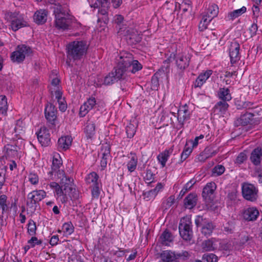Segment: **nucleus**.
<instances>
[{"mask_svg":"<svg viewBox=\"0 0 262 262\" xmlns=\"http://www.w3.org/2000/svg\"><path fill=\"white\" fill-rule=\"evenodd\" d=\"M88 48L85 41H73L67 46V56L73 61L80 60L86 54Z\"/></svg>","mask_w":262,"mask_h":262,"instance_id":"1","label":"nucleus"},{"mask_svg":"<svg viewBox=\"0 0 262 262\" xmlns=\"http://www.w3.org/2000/svg\"><path fill=\"white\" fill-rule=\"evenodd\" d=\"M62 160L59 154L54 155L53 157L51 170L48 173V179L57 181L66 178H70L66 176L64 171L61 169Z\"/></svg>","mask_w":262,"mask_h":262,"instance_id":"2","label":"nucleus"},{"mask_svg":"<svg viewBox=\"0 0 262 262\" xmlns=\"http://www.w3.org/2000/svg\"><path fill=\"white\" fill-rule=\"evenodd\" d=\"M195 224L198 228L199 227L201 228V233L206 238L212 235L216 228L215 223L200 215L196 217Z\"/></svg>","mask_w":262,"mask_h":262,"instance_id":"3","label":"nucleus"},{"mask_svg":"<svg viewBox=\"0 0 262 262\" xmlns=\"http://www.w3.org/2000/svg\"><path fill=\"white\" fill-rule=\"evenodd\" d=\"M46 195V192L43 190H33L28 194L26 205L33 211H35L39 206V202Z\"/></svg>","mask_w":262,"mask_h":262,"instance_id":"4","label":"nucleus"},{"mask_svg":"<svg viewBox=\"0 0 262 262\" xmlns=\"http://www.w3.org/2000/svg\"><path fill=\"white\" fill-rule=\"evenodd\" d=\"M32 52L30 47L25 45H18L15 51L11 54L10 59L13 62L20 63L24 61L26 56L30 55Z\"/></svg>","mask_w":262,"mask_h":262,"instance_id":"5","label":"nucleus"},{"mask_svg":"<svg viewBox=\"0 0 262 262\" xmlns=\"http://www.w3.org/2000/svg\"><path fill=\"white\" fill-rule=\"evenodd\" d=\"M191 222L189 219L183 218L179 225V232L182 238L187 241H190L193 237L191 227Z\"/></svg>","mask_w":262,"mask_h":262,"instance_id":"6","label":"nucleus"},{"mask_svg":"<svg viewBox=\"0 0 262 262\" xmlns=\"http://www.w3.org/2000/svg\"><path fill=\"white\" fill-rule=\"evenodd\" d=\"M254 115L251 113L246 112L241 115L234 122L235 126H246L248 125L254 126L259 123V121L254 118Z\"/></svg>","mask_w":262,"mask_h":262,"instance_id":"7","label":"nucleus"},{"mask_svg":"<svg viewBox=\"0 0 262 262\" xmlns=\"http://www.w3.org/2000/svg\"><path fill=\"white\" fill-rule=\"evenodd\" d=\"M242 188V195L245 199L251 202L256 200L258 197V190L253 185L244 183Z\"/></svg>","mask_w":262,"mask_h":262,"instance_id":"8","label":"nucleus"},{"mask_svg":"<svg viewBox=\"0 0 262 262\" xmlns=\"http://www.w3.org/2000/svg\"><path fill=\"white\" fill-rule=\"evenodd\" d=\"M73 180L71 178H66L63 180H59V183L64 186L62 189V193L59 195L60 201L62 204L66 203L69 199V191L72 190V183Z\"/></svg>","mask_w":262,"mask_h":262,"instance_id":"9","label":"nucleus"},{"mask_svg":"<svg viewBox=\"0 0 262 262\" xmlns=\"http://www.w3.org/2000/svg\"><path fill=\"white\" fill-rule=\"evenodd\" d=\"M239 49L240 45L237 41L234 40L230 43L229 52L230 62L232 65L236 63L241 59Z\"/></svg>","mask_w":262,"mask_h":262,"instance_id":"10","label":"nucleus"},{"mask_svg":"<svg viewBox=\"0 0 262 262\" xmlns=\"http://www.w3.org/2000/svg\"><path fill=\"white\" fill-rule=\"evenodd\" d=\"M57 110L52 103H48L45 109V117L48 121L52 126L55 125V121L57 118Z\"/></svg>","mask_w":262,"mask_h":262,"instance_id":"11","label":"nucleus"},{"mask_svg":"<svg viewBox=\"0 0 262 262\" xmlns=\"http://www.w3.org/2000/svg\"><path fill=\"white\" fill-rule=\"evenodd\" d=\"M133 59L132 54L127 52H122L120 53L119 58L117 60V65L129 69L131 68Z\"/></svg>","mask_w":262,"mask_h":262,"instance_id":"12","label":"nucleus"},{"mask_svg":"<svg viewBox=\"0 0 262 262\" xmlns=\"http://www.w3.org/2000/svg\"><path fill=\"white\" fill-rule=\"evenodd\" d=\"M39 143L43 146H48L51 141L49 130L46 127H42L40 130L36 133Z\"/></svg>","mask_w":262,"mask_h":262,"instance_id":"13","label":"nucleus"},{"mask_svg":"<svg viewBox=\"0 0 262 262\" xmlns=\"http://www.w3.org/2000/svg\"><path fill=\"white\" fill-rule=\"evenodd\" d=\"M123 33L127 36V39L133 45L139 43L142 39V35L134 29H127Z\"/></svg>","mask_w":262,"mask_h":262,"instance_id":"14","label":"nucleus"},{"mask_svg":"<svg viewBox=\"0 0 262 262\" xmlns=\"http://www.w3.org/2000/svg\"><path fill=\"white\" fill-rule=\"evenodd\" d=\"M116 78L118 79H128L130 76V70L120 66L117 65L115 67L113 70Z\"/></svg>","mask_w":262,"mask_h":262,"instance_id":"15","label":"nucleus"},{"mask_svg":"<svg viewBox=\"0 0 262 262\" xmlns=\"http://www.w3.org/2000/svg\"><path fill=\"white\" fill-rule=\"evenodd\" d=\"M71 23L72 19L68 16H62L55 18V26L58 29L68 30Z\"/></svg>","mask_w":262,"mask_h":262,"instance_id":"16","label":"nucleus"},{"mask_svg":"<svg viewBox=\"0 0 262 262\" xmlns=\"http://www.w3.org/2000/svg\"><path fill=\"white\" fill-rule=\"evenodd\" d=\"M259 211L255 207H249L242 212L243 219L247 221H254L259 215Z\"/></svg>","mask_w":262,"mask_h":262,"instance_id":"17","label":"nucleus"},{"mask_svg":"<svg viewBox=\"0 0 262 262\" xmlns=\"http://www.w3.org/2000/svg\"><path fill=\"white\" fill-rule=\"evenodd\" d=\"M190 117V113L188 110V106L185 104L182 106L178 111V122L182 127L185 121L189 119Z\"/></svg>","mask_w":262,"mask_h":262,"instance_id":"18","label":"nucleus"},{"mask_svg":"<svg viewBox=\"0 0 262 262\" xmlns=\"http://www.w3.org/2000/svg\"><path fill=\"white\" fill-rule=\"evenodd\" d=\"M190 58L182 54H176V63L178 69L184 71L189 65Z\"/></svg>","mask_w":262,"mask_h":262,"instance_id":"19","label":"nucleus"},{"mask_svg":"<svg viewBox=\"0 0 262 262\" xmlns=\"http://www.w3.org/2000/svg\"><path fill=\"white\" fill-rule=\"evenodd\" d=\"M118 80L116 78V76L114 75V72L112 71L110 72L104 78L101 79V81L100 79H98V82L96 83V85L98 87H101L102 85H112L115 82H117Z\"/></svg>","mask_w":262,"mask_h":262,"instance_id":"20","label":"nucleus"},{"mask_svg":"<svg viewBox=\"0 0 262 262\" xmlns=\"http://www.w3.org/2000/svg\"><path fill=\"white\" fill-rule=\"evenodd\" d=\"M216 188V185L214 182L208 183L203 188L202 192L203 198L205 200H210Z\"/></svg>","mask_w":262,"mask_h":262,"instance_id":"21","label":"nucleus"},{"mask_svg":"<svg viewBox=\"0 0 262 262\" xmlns=\"http://www.w3.org/2000/svg\"><path fill=\"white\" fill-rule=\"evenodd\" d=\"M48 11L45 9L37 10L33 15V19L38 25L45 24L47 19Z\"/></svg>","mask_w":262,"mask_h":262,"instance_id":"22","label":"nucleus"},{"mask_svg":"<svg viewBox=\"0 0 262 262\" xmlns=\"http://www.w3.org/2000/svg\"><path fill=\"white\" fill-rule=\"evenodd\" d=\"M261 157H262V148L257 147L254 148L251 152L250 160L255 166L259 165L261 163Z\"/></svg>","mask_w":262,"mask_h":262,"instance_id":"23","label":"nucleus"},{"mask_svg":"<svg viewBox=\"0 0 262 262\" xmlns=\"http://www.w3.org/2000/svg\"><path fill=\"white\" fill-rule=\"evenodd\" d=\"M72 138L71 136H62L58 140V148L59 150H67L71 146Z\"/></svg>","mask_w":262,"mask_h":262,"instance_id":"24","label":"nucleus"},{"mask_svg":"<svg viewBox=\"0 0 262 262\" xmlns=\"http://www.w3.org/2000/svg\"><path fill=\"white\" fill-rule=\"evenodd\" d=\"M160 257L163 262H180L179 260L177 259L176 252L171 251H162L160 254Z\"/></svg>","mask_w":262,"mask_h":262,"instance_id":"25","label":"nucleus"},{"mask_svg":"<svg viewBox=\"0 0 262 262\" xmlns=\"http://www.w3.org/2000/svg\"><path fill=\"white\" fill-rule=\"evenodd\" d=\"M198 196L196 193L192 192L189 193L184 199V204L186 208L192 209L197 203Z\"/></svg>","mask_w":262,"mask_h":262,"instance_id":"26","label":"nucleus"},{"mask_svg":"<svg viewBox=\"0 0 262 262\" xmlns=\"http://www.w3.org/2000/svg\"><path fill=\"white\" fill-rule=\"evenodd\" d=\"M28 26L27 22L24 20L23 17L20 14L17 18H16L15 19L12 20V22L11 23V29L15 32L21 28Z\"/></svg>","mask_w":262,"mask_h":262,"instance_id":"27","label":"nucleus"},{"mask_svg":"<svg viewBox=\"0 0 262 262\" xmlns=\"http://www.w3.org/2000/svg\"><path fill=\"white\" fill-rule=\"evenodd\" d=\"M173 150V146H172L169 148L165 149L164 151L161 152L157 156L158 160L163 167L165 166L166 163L170 155L172 154Z\"/></svg>","mask_w":262,"mask_h":262,"instance_id":"28","label":"nucleus"},{"mask_svg":"<svg viewBox=\"0 0 262 262\" xmlns=\"http://www.w3.org/2000/svg\"><path fill=\"white\" fill-rule=\"evenodd\" d=\"M95 124L92 121H88L84 128V132L87 139H93L95 135Z\"/></svg>","mask_w":262,"mask_h":262,"instance_id":"29","label":"nucleus"},{"mask_svg":"<svg viewBox=\"0 0 262 262\" xmlns=\"http://www.w3.org/2000/svg\"><path fill=\"white\" fill-rule=\"evenodd\" d=\"M229 104L226 101H220L213 107V112L217 114H225L228 111Z\"/></svg>","mask_w":262,"mask_h":262,"instance_id":"30","label":"nucleus"},{"mask_svg":"<svg viewBox=\"0 0 262 262\" xmlns=\"http://www.w3.org/2000/svg\"><path fill=\"white\" fill-rule=\"evenodd\" d=\"M217 97L221 101L226 102L229 101L232 99L229 89L226 88H221L219 89L217 92Z\"/></svg>","mask_w":262,"mask_h":262,"instance_id":"31","label":"nucleus"},{"mask_svg":"<svg viewBox=\"0 0 262 262\" xmlns=\"http://www.w3.org/2000/svg\"><path fill=\"white\" fill-rule=\"evenodd\" d=\"M51 4H54L53 13L55 15V18L59 17V16H66V11L63 9L62 5L59 3H56L55 0H51Z\"/></svg>","mask_w":262,"mask_h":262,"instance_id":"32","label":"nucleus"},{"mask_svg":"<svg viewBox=\"0 0 262 262\" xmlns=\"http://www.w3.org/2000/svg\"><path fill=\"white\" fill-rule=\"evenodd\" d=\"M161 243L163 245H168V243L173 241V236L171 233L167 229L164 230L160 236Z\"/></svg>","mask_w":262,"mask_h":262,"instance_id":"33","label":"nucleus"},{"mask_svg":"<svg viewBox=\"0 0 262 262\" xmlns=\"http://www.w3.org/2000/svg\"><path fill=\"white\" fill-rule=\"evenodd\" d=\"M247 11V8L243 6L239 9L234 10L228 13L227 17L229 20H234L236 18L239 17L243 14L245 13Z\"/></svg>","mask_w":262,"mask_h":262,"instance_id":"34","label":"nucleus"},{"mask_svg":"<svg viewBox=\"0 0 262 262\" xmlns=\"http://www.w3.org/2000/svg\"><path fill=\"white\" fill-rule=\"evenodd\" d=\"M111 146L110 144L105 142L101 145L99 155H101V156L111 158Z\"/></svg>","mask_w":262,"mask_h":262,"instance_id":"35","label":"nucleus"},{"mask_svg":"<svg viewBox=\"0 0 262 262\" xmlns=\"http://www.w3.org/2000/svg\"><path fill=\"white\" fill-rule=\"evenodd\" d=\"M212 19L209 18L207 15H204L199 24V30L201 32H203L205 30L207 27L208 24L211 21Z\"/></svg>","mask_w":262,"mask_h":262,"instance_id":"36","label":"nucleus"},{"mask_svg":"<svg viewBox=\"0 0 262 262\" xmlns=\"http://www.w3.org/2000/svg\"><path fill=\"white\" fill-rule=\"evenodd\" d=\"M99 176L96 172H92L90 173L85 178V182L88 184H93L94 185L98 183Z\"/></svg>","mask_w":262,"mask_h":262,"instance_id":"37","label":"nucleus"},{"mask_svg":"<svg viewBox=\"0 0 262 262\" xmlns=\"http://www.w3.org/2000/svg\"><path fill=\"white\" fill-rule=\"evenodd\" d=\"M171 115L174 116V114L171 113V112L162 113L160 121L163 123V125L167 126L172 123L173 121L171 117Z\"/></svg>","mask_w":262,"mask_h":262,"instance_id":"38","label":"nucleus"},{"mask_svg":"<svg viewBox=\"0 0 262 262\" xmlns=\"http://www.w3.org/2000/svg\"><path fill=\"white\" fill-rule=\"evenodd\" d=\"M8 110L7 99L6 96H0V113L6 115Z\"/></svg>","mask_w":262,"mask_h":262,"instance_id":"39","label":"nucleus"},{"mask_svg":"<svg viewBox=\"0 0 262 262\" xmlns=\"http://www.w3.org/2000/svg\"><path fill=\"white\" fill-rule=\"evenodd\" d=\"M202 259L203 262H218L219 258L214 253H206L202 255Z\"/></svg>","mask_w":262,"mask_h":262,"instance_id":"40","label":"nucleus"},{"mask_svg":"<svg viewBox=\"0 0 262 262\" xmlns=\"http://www.w3.org/2000/svg\"><path fill=\"white\" fill-rule=\"evenodd\" d=\"M227 198L231 202V204H237L239 200L238 198L237 191L236 189H233L230 191L228 195Z\"/></svg>","mask_w":262,"mask_h":262,"instance_id":"41","label":"nucleus"},{"mask_svg":"<svg viewBox=\"0 0 262 262\" xmlns=\"http://www.w3.org/2000/svg\"><path fill=\"white\" fill-rule=\"evenodd\" d=\"M219 13V7L217 5L212 4L208 8L207 16L212 19L216 17Z\"/></svg>","mask_w":262,"mask_h":262,"instance_id":"42","label":"nucleus"},{"mask_svg":"<svg viewBox=\"0 0 262 262\" xmlns=\"http://www.w3.org/2000/svg\"><path fill=\"white\" fill-rule=\"evenodd\" d=\"M137 126L133 123L129 122L126 126V133L127 138H132L136 132Z\"/></svg>","mask_w":262,"mask_h":262,"instance_id":"43","label":"nucleus"},{"mask_svg":"<svg viewBox=\"0 0 262 262\" xmlns=\"http://www.w3.org/2000/svg\"><path fill=\"white\" fill-rule=\"evenodd\" d=\"M193 148L189 146L188 142L186 143L183 150L181 155V162L185 161L192 151Z\"/></svg>","mask_w":262,"mask_h":262,"instance_id":"44","label":"nucleus"},{"mask_svg":"<svg viewBox=\"0 0 262 262\" xmlns=\"http://www.w3.org/2000/svg\"><path fill=\"white\" fill-rule=\"evenodd\" d=\"M19 14V11L11 12L10 11H6L4 13L5 19L11 23L12 20L17 18Z\"/></svg>","mask_w":262,"mask_h":262,"instance_id":"45","label":"nucleus"},{"mask_svg":"<svg viewBox=\"0 0 262 262\" xmlns=\"http://www.w3.org/2000/svg\"><path fill=\"white\" fill-rule=\"evenodd\" d=\"M124 20V17L121 15H116L115 17V23L118 25L119 29L118 32L123 34V32L127 29L126 27L124 29L123 27H121V25Z\"/></svg>","mask_w":262,"mask_h":262,"instance_id":"46","label":"nucleus"},{"mask_svg":"<svg viewBox=\"0 0 262 262\" xmlns=\"http://www.w3.org/2000/svg\"><path fill=\"white\" fill-rule=\"evenodd\" d=\"M212 238L204 241L202 244V248L204 251H211L214 250L213 246Z\"/></svg>","mask_w":262,"mask_h":262,"instance_id":"47","label":"nucleus"},{"mask_svg":"<svg viewBox=\"0 0 262 262\" xmlns=\"http://www.w3.org/2000/svg\"><path fill=\"white\" fill-rule=\"evenodd\" d=\"M49 185L51 188L54 189L55 193L57 195V198H59V195L62 193V189L64 186H62L61 185H60L58 183L56 182H52L50 183Z\"/></svg>","mask_w":262,"mask_h":262,"instance_id":"48","label":"nucleus"},{"mask_svg":"<svg viewBox=\"0 0 262 262\" xmlns=\"http://www.w3.org/2000/svg\"><path fill=\"white\" fill-rule=\"evenodd\" d=\"M27 231L30 235H35L36 232V223L32 219L29 220L27 224Z\"/></svg>","mask_w":262,"mask_h":262,"instance_id":"49","label":"nucleus"},{"mask_svg":"<svg viewBox=\"0 0 262 262\" xmlns=\"http://www.w3.org/2000/svg\"><path fill=\"white\" fill-rule=\"evenodd\" d=\"M62 229L64 233L71 235L74 232V227L71 222H69L63 224Z\"/></svg>","mask_w":262,"mask_h":262,"instance_id":"50","label":"nucleus"},{"mask_svg":"<svg viewBox=\"0 0 262 262\" xmlns=\"http://www.w3.org/2000/svg\"><path fill=\"white\" fill-rule=\"evenodd\" d=\"M138 162V159L136 156L134 155V156L132 157L130 161L128 162L127 166V169L129 171L133 172L134 171L137 167Z\"/></svg>","mask_w":262,"mask_h":262,"instance_id":"51","label":"nucleus"},{"mask_svg":"<svg viewBox=\"0 0 262 262\" xmlns=\"http://www.w3.org/2000/svg\"><path fill=\"white\" fill-rule=\"evenodd\" d=\"M142 69V65L137 60L133 59L130 70V74H135Z\"/></svg>","mask_w":262,"mask_h":262,"instance_id":"52","label":"nucleus"},{"mask_svg":"<svg viewBox=\"0 0 262 262\" xmlns=\"http://www.w3.org/2000/svg\"><path fill=\"white\" fill-rule=\"evenodd\" d=\"M247 160V156L245 152H240L234 161V163L239 166L244 163Z\"/></svg>","mask_w":262,"mask_h":262,"instance_id":"53","label":"nucleus"},{"mask_svg":"<svg viewBox=\"0 0 262 262\" xmlns=\"http://www.w3.org/2000/svg\"><path fill=\"white\" fill-rule=\"evenodd\" d=\"M195 183V181L193 179L190 180L184 185L183 189L180 191L179 195L182 197L188 190H189L192 187Z\"/></svg>","mask_w":262,"mask_h":262,"instance_id":"54","label":"nucleus"},{"mask_svg":"<svg viewBox=\"0 0 262 262\" xmlns=\"http://www.w3.org/2000/svg\"><path fill=\"white\" fill-rule=\"evenodd\" d=\"M172 60H176V54L173 53H171L169 57L163 61L164 65L162 66L161 70L164 72H165L164 69H165V71H166L167 69L169 68V64Z\"/></svg>","mask_w":262,"mask_h":262,"instance_id":"55","label":"nucleus"},{"mask_svg":"<svg viewBox=\"0 0 262 262\" xmlns=\"http://www.w3.org/2000/svg\"><path fill=\"white\" fill-rule=\"evenodd\" d=\"M158 72H156L151 77V89L152 90H158L159 85V76Z\"/></svg>","mask_w":262,"mask_h":262,"instance_id":"56","label":"nucleus"},{"mask_svg":"<svg viewBox=\"0 0 262 262\" xmlns=\"http://www.w3.org/2000/svg\"><path fill=\"white\" fill-rule=\"evenodd\" d=\"M175 202V197L174 195H170L167 198L165 202H163L162 204V207L164 209L169 208Z\"/></svg>","mask_w":262,"mask_h":262,"instance_id":"57","label":"nucleus"},{"mask_svg":"<svg viewBox=\"0 0 262 262\" xmlns=\"http://www.w3.org/2000/svg\"><path fill=\"white\" fill-rule=\"evenodd\" d=\"M225 170L224 166L222 165H217L215 166L212 170V176H219L222 174Z\"/></svg>","mask_w":262,"mask_h":262,"instance_id":"58","label":"nucleus"},{"mask_svg":"<svg viewBox=\"0 0 262 262\" xmlns=\"http://www.w3.org/2000/svg\"><path fill=\"white\" fill-rule=\"evenodd\" d=\"M91 188L92 198L98 199L100 193L99 184H96L91 186Z\"/></svg>","mask_w":262,"mask_h":262,"instance_id":"59","label":"nucleus"},{"mask_svg":"<svg viewBox=\"0 0 262 262\" xmlns=\"http://www.w3.org/2000/svg\"><path fill=\"white\" fill-rule=\"evenodd\" d=\"M180 9H182L183 12L185 13L190 8L192 9V2L190 0H184L180 6Z\"/></svg>","mask_w":262,"mask_h":262,"instance_id":"60","label":"nucleus"},{"mask_svg":"<svg viewBox=\"0 0 262 262\" xmlns=\"http://www.w3.org/2000/svg\"><path fill=\"white\" fill-rule=\"evenodd\" d=\"M110 3L109 0H97L94 4V8L105 7L110 8Z\"/></svg>","mask_w":262,"mask_h":262,"instance_id":"61","label":"nucleus"},{"mask_svg":"<svg viewBox=\"0 0 262 262\" xmlns=\"http://www.w3.org/2000/svg\"><path fill=\"white\" fill-rule=\"evenodd\" d=\"M7 195L5 194L0 195V206H2V214H3L4 211H5L8 207L7 204Z\"/></svg>","mask_w":262,"mask_h":262,"instance_id":"62","label":"nucleus"},{"mask_svg":"<svg viewBox=\"0 0 262 262\" xmlns=\"http://www.w3.org/2000/svg\"><path fill=\"white\" fill-rule=\"evenodd\" d=\"M154 176L152 172L150 169H147L146 175L144 177V179L146 183L150 184L153 182Z\"/></svg>","mask_w":262,"mask_h":262,"instance_id":"63","label":"nucleus"},{"mask_svg":"<svg viewBox=\"0 0 262 262\" xmlns=\"http://www.w3.org/2000/svg\"><path fill=\"white\" fill-rule=\"evenodd\" d=\"M177 259H181L183 260H187L190 257V254L187 251H183L181 253H176Z\"/></svg>","mask_w":262,"mask_h":262,"instance_id":"64","label":"nucleus"}]
</instances>
